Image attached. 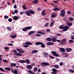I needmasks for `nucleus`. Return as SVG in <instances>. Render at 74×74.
Segmentation results:
<instances>
[{
	"instance_id": "nucleus-1",
	"label": "nucleus",
	"mask_w": 74,
	"mask_h": 74,
	"mask_svg": "<svg viewBox=\"0 0 74 74\" xmlns=\"http://www.w3.org/2000/svg\"><path fill=\"white\" fill-rule=\"evenodd\" d=\"M25 14L27 15V16H30V15L32 14L33 15L35 14V12L34 11L30 9H29L27 11L25 12Z\"/></svg>"
},
{
	"instance_id": "nucleus-2",
	"label": "nucleus",
	"mask_w": 74,
	"mask_h": 74,
	"mask_svg": "<svg viewBox=\"0 0 74 74\" xmlns=\"http://www.w3.org/2000/svg\"><path fill=\"white\" fill-rule=\"evenodd\" d=\"M24 45L23 46V47L24 48H27L29 47V45H32V42H26L25 43Z\"/></svg>"
},
{
	"instance_id": "nucleus-3",
	"label": "nucleus",
	"mask_w": 74,
	"mask_h": 74,
	"mask_svg": "<svg viewBox=\"0 0 74 74\" xmlns=\"http://www.w3.org/2000/svg\"><path fill=\"white\" fill-rule=\"evenodd\" d=\"M19 62L20 63H26L29 64V63H30V60H29L26 59L25 60V61L24 60H19Z\"/></svg>"
},
{
	"instance_id": "nucleus-4",
	"label": "nucleus",
	"mask_w": 74,
	"mask_h": 74,
	"mask_svg": "<svg viewBox=\"0 0 74 74\" xmlns=\"http://www.w3.org/2000/svg\"><path fill=\"white\" fill-rule=\"evenodd\" d=\"M32 29V26H28L25 27L23 29V32H27L28 30H30Z\"/></svg>"
},
{
	"instance_id": "nucleus-5",
	"label": "nucleus",
	"mask_w": 74,
	"mask_h": 74,
	"mask_svg": "<svg viewBox=\"0 0 74 74\" xmlns=\"http://www.w3.org/2000/svg\"><path fill=\"white\" fill-rule=\"evenodd\" d=\"M41 65L43 67H45L49 65V64L47 62H43L41 63Z\"/></svg>"
},
{
	"instance_id": "nucleus-6",
	"label": "nucleus",
	"mask_w": 74,
	"mask_h": 74,
	"mask_svg": "<svg viewBox=\"0 0 74 74\" xmlns=\"http://www.w3.org/2000/svg\"><path fill=\"white\" fill-rule=\"evenodd\" d=\"M52 53L53 54V55L55 57H59V55L56 52L54 51H51Z\"/></svg>"
},
{
	"instance_id": "nucleus-7",
	"label": "nucleus",
	"mask_w": 74,
	"mask_h": 74,
	"mask_svg": "<svg viewBox=\"0 0 74 74\" xmlns=\"http://www.w3.org/2000/svg\"><path fill=\"white\" fill-rule=\"evenodd\" d=\"M60 12H61V13L60 14L61 16H65V14H66V12L64 10H62L60 11Z\"/></svg>"
},
{
	"instance_id": "nucleus-8",
	"label": "nucleus",
	"mask_w": 74,
	"mask_h": 74,
	"mask_svg": "<svg viewBox=\"0 0 74 74\" xmlns=\"http://www.w3.org/2000/svg\"><path fill=\"white\" fill-rule=\"evenodd\" d=\"M69 27L68 26L66 25L64 27L62 30L63 32H66V31L69 29Z\"/></svg>"
},
{
	"instance_id": "nucleus-9",
	"label": "nucleus",
	"mask_w": 74,
	"mask_h": 74,
	"mask_svg": "<svg viewBox=\"0 0 74 74\" xmlns=\"http://www.w3.org/2000/svg\"><path fill=\"white\" fill-rule=\"evenodd\" d=\"M43 55L44 58H48V56L49 54L47 53L44 52L43 53Z\"/></svg>"
},
{
	"instance_id": "nucleus-10",
	"label": "nucleus",
	"mask_w": 74,
	"mask_h": 74,
	"mask_svg": "<svg viewBox=\"0 0 74 74\" xmlns=\"http://www.w3.org/2000/svg\"><path fill=\"white\" fill-rule=\"evenodd\" d=\"M57 70L56 69H55V68H53L52 69V71H53L52 72V74H56V72H57Z\"/></svg>"
},
{
	"instance_id": "nucleus-11",
	"label": "nucleus",
	"mask_w": 74,
	"mask_h": 74,
	"mask_svg": "<svg viewBox=\"0 0 74 74\" xmlns=\"http://www.w3.org/2000/svg\"><path fill=\"white\" fill-rule=\"evenodd\" d=\"M16 50L18 52H20V53H24V51L20 49H16Z\"/></svg>"
},
{
	"instance_id": "nucleus-12",
	"label": "nucleus",
	"mask_w": 74,
	"mask_h": 74,
	"mask_svg": "<svg viewBox=\"0 0 74 74\" xmlns=\"http://www.w3.org/2000/svg\"><path fill=\"white\" fill-rule=\"evenodd\" d=\"M54 43L51 42H49L47 43V45L49 46V45H54Z\"/></svg>"
},
{
	"instance_id": "nucleus-13",
	"label": "nucleus",
	"mask_w": 74,
	"mask_h": 74,
	"mask_svg": "<svg viewBox=\"0 0 74 74\" xmlns=\"http://www.w3.org/2000/svg\"><path fill=\"white\" fill-rule=\"evenodd\" d=\"M45 10H44L41 12V14L42 16H45L46 15V13H45Z\"/></svg>"
},
{
	"instance_id": "nucleus-14",
	"label": "nucleus",
	"mask_w": 74,
	"mask_h": 74,
	"mask_svg": "<svg viewBox=\"0 0 74 74\" xmlns=\"http://www.w3.org/2000/svg\"><path fill=\"white\" fill-rule=\"evenodd\" d=\"M35 31H30L28 33V34L29 36H31V35H32V34H34V33H35Z\"/></svg>"
},
{
	"instance_id": "nucleus-15",
	"label": "nucleus",
	"mask_w": 74,
	"mask_h": 74,
	"mask_svg": "<svg viewBox=\"0 0 74 74\" xmlns=\"http://www.w3.org/2000/svg\"><path fill=\"white\" fill-rule=\"evenodd\" d=\"M13 19V20H14V21H17V20L18 19V16H14Z\"/></svg>"
},
{
	"instance_id": "nucleus-16",
	"label": "nucleus",
	"mask_w": 74,
	"mask_h": 74,
	"mask_svg": "<svg viewBox=\"0 0 74 74\" xmlns=\"http://www.w3.org/2000/svg\"><path fill=\"white\" fill-rule=\"evenodd\" d=\"M56 14L55 13L54 14H51V17L52 18H55L56 17Z\"/></svg>"
},
{
	"instance_id": "nucleus-17",
	"label": "nucleus",
	"mask_w": 74,
	"mask_h": 74,
	"mask_svg": "<svg viewBox=\"0 0 74 74\" xmlns=\"http://www.w3.org/2000/svg\"><path fill=\"white\" fill-rule=\"evenodd\" d=\"M67 52H71L72 51V49L71 48H67L66 49Z\"/></svg>"
},
{
	"instance_id": "nucleus-18",
	"label": "nucleus",
	"mask_w": 74,
	"mask_h": 74,
	"mask_svg": "<svg viewBox=\"0 0 74 74\" xmlns=\"http://www.w3.org/2000/svg\"><path fill=\"white\" fill-rule=\"evenodd\" d=\"M60 50L61 52H65V49L64 48H61L60 49Z\"/></svg>"
},
{
	"instance_id": "nucleus-19",
	"label": "nucleus",
	"mask_w": 74,
	"mask_h": 74,
	"mask_svg": "<svg viewBox=\"0 0 74 74\" xmlns=\"http://www.w3.org/2000/svg\"><path fill=\"white\" fill-rule=\"evenodd\" d=\"M41 44H42V42H35L36 45H41Z\"/></svg>"
},
{
	"instance_id": "nucleus-20",
	"label": "nucleus",
	"mask_w": 74,
	"mask_h": 74,
	"mask_svg": "<svg viewBox=\"0 0 74 74\" xmlns=\"http://www.w3.org/2000/svg\"><path fill=\"white\" fill-rule=\"evenodd\" d=\"M14 55L16 56H22V54L19 53H18L15 54Z\"/></svg>"
},
{
	"instance_id": "nucleus-21",
	"label": "nucleus",
	"mask_w": 74,
	"mask_h": 74,
	"mask_svg": "<svg viewBox=\"0 0 74 74\" xmlns=\"http://www.w3.org/2000/svg\"><path fill=\"white\" fill-rule=\"evenodd\" d=\"M37 33H38V34H40L42 35H44V34H45V33L43 32H38V31L37 32Z\"/></svg>"
},
{
	"instance_id": "nucleus-22",
	"label": "nucleus",
	"mask_w": 74,
	"mask_h": 74,
	"mask_svg": "<svg viewBox=\"0 0 74 74\" xmlns=\"http://www.w3.org/2000/svg\"><path fill=\"white\" fill-rule=\"evenodd\" d=\"M27 68L28 69H32V67L31 65H28L27 66Z\"/></svg>"
},
{
	"instance_id": "nucleus-23",
	"label": "nucleus",
	"mask_w": 74,
	"mask_h": 74,
	"mask_svg": "<svg viewBox=\"0 0 74 74\" xmlns=\"http://www.w3.org/2000/svg\"><path fill=\"white\" fill-rule=\"evenodd\" d=\"M32 3L33 4H37L38 3V0H35L32 1Z\"/></svg>"
},
{
	"instance_id": "nucleus-24",
	"label": "nucleus",
	"mask_w": 74,
	"mask_h": 74,
	"mask_svg": "<svg viewBox=\"0 0 74 74\" xmlns=\"http://www.w3.org/2000/svg\"><path fill=\"white\" fill-rule=\"evenodd\" d=\"M66 42V39H64L62 40V41L61 42V44H63L64 42Z\"/></svg>"
},
{
	"instance_id": "nucleus-25",
	"label": "nucleus",
	"mask_w": 74,
	"mask_h": 74,
	"mask_svg": "<svg viewBox=\"0 0 74 74\" xmlns=\"http://www.w3.org/2000/svg\"><path fill=\"white\" fill-rule=\"evenodd\" d=\"M46 40L48 42H51V38H46Z\"/></svg>"
},
{
	"instance_id": "nucleus-26",
	"label": "nucleus",
	"mask_w": 74,
	"mask_h": 74,
	"mask_svg": "<svg viewBox=\"0 0 74 74\" xmlns=\"http://www.w3.org/2000/svg\"><path fill=\"white\" fill-rule=\"evenodd\" d=\"M5 70H7L8 71H11V68L10 67H7L5 68Z\"/></svg>"
},
{
	"instance_id": "nucleus-27",
	"label": "nucleus",
	"mask_w": 74,
	"mask_h": 74,
	"mask_svg": "<svg viewBox=\"0 0 74 74\" xmlns=\"http://www.w3.org/2000/svg\"><path fill=\"white\" fill-rule=\"evenodd\" d=\"M38 52V51L37 50H34L32 51V54H34L35 53H37Z\"/></svg>"
},
{
	"instance_id": "nucleus-28",
	"label": "nucleus",
	"mask_w": 74,
	"mask_h": 74,
	"mask_svg": "<svg viewBox=\"0 0 74 74\" xmlns=\"http://www.w3.org/2000/svg\"><path fill=\"white\" fill-rule=\"evenodd\" d=\"M66 25H67V26H72V23H66Z\"/></svg>"
},
{
	"instance_id": "nucleus-29",
	"label": "nucleus",
	"mask_w": 74,
	"mask_h": 74,
	"mask_svg": "<svg viewBox=\"0 0 74 74\" xmlns=\"http://www.w3.org/2000/svg\"><path fill=\"white\" fill-rule=\"evenodd\" d=\"M51 41L53 42H56V39L55 38H52Z\"/></svg>"
},
{
	"instance_id": "nucleus-30",
	"label": "nucleus",
	"mask_w": 74,
	"mask_h": 74,
	"mask_svg": "<svg viewBox=\"0 0 74 74\" xmlns=\"http://www.w3.org/2000/svg\"><path fill=\"white\" fill-rule=\"evenodd\" d=\"M40 45H41V47L42 48H45V45L42 42V44H41Z\"/></svg>"
},
{
	"instance_id": "nucleus-31",
	"label": "nucleus",
	"mask_w": 74,
	"mask_h": 74,
	"mask_svg": "<svg viewBox=\"0 0 74 74\" xmlns=\"http://www.w3.org/2000/svg\"><path fill=\"white\" fill-rule=\"evenodd\" d=\"M13 73L14 74H18V71L17 70V69H15L14 71H13Z\"/></svg>"
},
{
	"instance_id": "nucleus-32",
	"label": "nucleus",
	"mask_w": 74,
	"mask_h": 74,
	"mask_svg": "<svg viewBox=\"0 0 74 74\" xmlns=\"http://www.w3.org/2000/svg\"><path fill=\"white\" fill-rule=\"evenodd\" d=\"M59 28L60 29H63L64 28V25H60L59 27Z\"/></svg>"
},
{
	"instance_id": "nucleus-33",
	"label": "nucleus",
	"mask_w": 74,
	"mask_h": 74,
	"mask_svg": "<svg viewBox=\"0 0 74 74\" xmlns=\"http://www.w3.org/2000/svg\"><path fill=\"white\" fill-rule=\"evenodd\" d=\"M16 34H15L14 36L11 35V38H16Z\"/></svg>"
},
{
	"instance_id": "nucleus-34",
	"label": "nucleus",
	"mask_w": 74,
	"mask_h": 74,
	"mask_svg": "<svg viewBox=\"0 0 74 74\" xmlns=\"http://www.w3.org/2000/svg\"><path fill=\"white\" fill-rule=\"evenodd\" d=\"M59 10H60V9H59V8H53V10L54 11H59Z\"/></svg>"
},
{
	"instance_id": "nucleus-35",
	"label": "nucleus",
	"mask_w": 74,
	"mask_h": 74,
	"mask_svg": "<svg viewBox=\"0 0 74 74\" xmlns=\"http://www.w3.org/2000/svg\"><path fill=\"white\" fill-rule=\"evenodd\" d=\"M68 71L69 72L71 73H74V70L72 69H69Z\"/></svg>"
},
{
	"instance_id": "nucleus-36",
	"label": "nucleus",
	"mask_w": 74,
	"mask_h": 74,
	"mask_svg": "<svg viewBox=\"0 0 74 74\" xmlns=\"http://www.w3.org/2000/svg\"><path fill=\"white\" fill-rule=\"evenodd\" d=\"M23 8L24 10H26V9H27V8H26V6L25 5H23Z\"/></svg>"
},
{
	"instance_id": "nucleus-37",
	"label": "nucleus",
	"mask_w": 74,
	"mask_h": 74,
	"mask_svg": "<svg viewBox=\"0 0 74 74\" xmlns=\"http://www.w3.org/2000/svg\"><path fill=\"white\" fill-rule=\"evenodd\" d=\"M28 73H29L30 74H35L34 73H33V71L31 70H28Z\"/></svg>"
},
{
	"instance_id": "nucleus-38",
	"label": "nucleus",
	"mask_w": 74,
	"mask_h": 74,
	"mask_svg": "<svg viewBox=\"0 0 74 74\" xmlns=\"http://www.w3.org/2000/svg\"><path fill=\"white\" fill-rule=\"evenodd\" d=\"M54 22H55L54 21L51 22L50 23V26L51 27L52 26H53V24H54Z\"/></svg>"
},
{
	"instance_id": "nucleus-39",
	"label": "nucleus",
	"mask_w": 74,
	"mask_h": 74,
	"mask_svg": "<svg viewBox=\"0 0 74 74\" xmlns=\"http://www.w3.org/2000/svg\"><path fill=\"white\" fill-rule=\"evenodd\" d=\"M49 23H47L45 24L44 26H45V27H48V26L49 25Z\"/></svg>"
},
{
	"instance_id": "nucleus-40",
	"label": "nucleus",
	"mask_w": 74,
	"mask_h": 74,
	"mask_svg": "<svg viewBox=\"0 0 74 74\" xmlns=\"http://www.w3.org/2000/svg\"><path fill=\"white\" fill-rule=\"evenodd\" d=\"M37 71V67H35L34 69V72H36Z\"/></svg>"
},
{
	"instance_id": "nucleus-41",
	"label": "nucleus",
	"mask_w": 74,
	"mask_h": 74,
	"mask_svg": "<svg viewBox=\"0 0 74 74\" xmlns=\"http://www.w3.org/2000/svg\"><path fill=\"white\" fill-rule=\"evenodd\" d=\"M54 67L56 69H58V68H59V66L58 65H54Z\"/></svg>"
},
{
	"instance_id": "nucleus-42",
	"label": "nucleus",
	"mask_w": 74,
	"mask_h": 74,
	"mask_svg": "<svg viewBox=\"0 0 74 74\" xmlns=\"http://www.w3.org/2000/svg\"><path fill=\"white\" fill-rule=\"evenodd\" d=\"M7 30H8V31H11V27H7Z\"/></svg>"
},
{
	"instance_id": "nucleus-43",
	"label": "nucleus",
	"mask_w": 74,
	"mask_h": 74,
	"mask_svg": "<svg viewBox=\"0 0 74 74\" xmlns=\"http://www.w3.org/2000/svg\"><path fill=\"white\" fill-rule=\"evenodd\" d=\"M69 19L70 21H73L74 20V18L73 17H71L69 18Z\"/></svg>"
},
{
	"instance_id": "nucleus-44",
	"label": "nucleus",
	"mask_w": 74,
	"mask_h": 74,
	"mask_svg": "<svg viewBox=\"0 0 74 74\" xmlns=\"http://www.w3.org/2000/svg\"><path fill=\"white\" fill-rule=\"evenodd\" d=\"M4 18H5L6 19H8V18L9 17L7 15L4 16Z\"/></svg>"
},
{
	"instance_id": "nucleus-45",
	"label": "nucleus",
	"mask_w": 74,
	"mask_h": 74,
	"mask_svg": "<svg viewBox=\"0 0 74 74\" xmlns=\"http://www.w3.org/2000/svg\"><path fill=\"white\" fill-rule=\"evenodd\" d=\"M69 42L70 43H72V42H74V41L72 40H70L69 41Z\"/></svg>"
},
{
	"instance_id": "nucleus-46",
	"label": "nucleus",
	"mask_w": 74,
	"mask_h": 74,
	"mask_svg": "<svg viewBox=\"0 0 74 74\" xmlns=\"http://www.w3.org/2000/svg\"><path fill=\"white\" fill-rule=\"evenodd\" d=\"M1 56H2L1 55H0V63H1V61H2Z\"/></svg>"
},
{
	"instance_id": "nucleus-47",
	"label": "nucleus",
	"mask_w": 74,
	"mask_h": 74,
	"mask_svg": "<svg viewBox=\"0 0 74 74\" xmlns=\"http://www.w3.org/2000/svg\"><path fill=\"white\" fill-rule=\"evenodd\" d=\"M8 21L10 22H12V20L11 18H9L8 19Z\"/></svg>"
},
{
	"instance_id": "nucleus-48",
	"label": "nucleus",
	"mask_w": 74,
	"mask_h": 74,
	"mask_svg": "<svg viewBox=\"0 0 74 74\" xmlns=\"http://www.w3.org/2000/svg\"><path fill=\"white\" fill-rule=\"evenodd\" d=\"M3 62L4 63H6V62H8V60H3Z\"/></svg>"
},
{
	"instance_id": "nucleus-49",
	"label": "nucleus",
	"mask_w": 74,
	"mask_h": 74,
	"mask_svg": "<svg viewBox=\"0 0 74 74\" xmlns=\"http://www.w3.org/2000/svg\"><path fill=\"white\" fill-rule=\"evenodd\" d=\"M0 70L1 71H5V70L4 69H3V68H0Z\"/></svg>"
},
{
	"instance_id": "nucleus-50",
	"label": "nucleus",
	"mask_w": 74,
	"mask_h": 74,
	"mask_svg": "<svg viewBox=\"0 0 74 74\" xmlns=\"http://www.w3.org/2000/svg\"><path fill=\"white\" fill-rule=\"evenodd\" d=\"M8 45H9V46H12L13 44L12 43H9L7 44Z\"/></svg>"
},
{
	"instance_id": "nucleus-51",
	"label": "nucleus",
	"mask_w": 74,
	"mask_h": 74,
	"mask_svg": "<svg viewBox=\"0 0 74 74\" xmlns=\"http://www.w3.org/2000/svg\"><path fill=\"white\" fill-rule=\"evenodd\" d=\"M36 36L37 37H40V36H41V35L39 34H36Z\"/></svg>"
},
{
	"instance_id": "nucleus-52",
	"label": "nucleus",
	"mask_w": 74,
	"mask_h": 74,
	"mask_svg": "<svg viewBox=\"0 0 74 74\" xmlns=\"http://www.w3.org/2000/svg\"><path fill=\"white\" fill-rule=\"evenodd\" d=\"M14 12L16 14H17L18 12V11L17 10H15Z\"/></svg>"
},
{
	"instance_id": "nucleus-53",
	"label": "nucleus",
	"mask_w": 74,
	"mask_h": 74,
	"mask_svg": "<svg viewBox=\"0 0 74 74\" xmlns=\"http://www.w3.org/2000/svg\"><path fill=\"white\" fill-rule=\"evenodd\" d=\"M12 64L13 65V66H16V64L15 63H12Z\"/></svg>"
},
{
	"instance_id": "nucleus-54",
	"label": "nucleus",
	"mask_w": 74,
	"mask_h": 74,
	"mask_svg": "<svg viewBox=\"0 0 74 74\" xmlns=\"http://www.w3.org/2000/svg\"><path fill=\"white\" fill-rule=\"evenodd\" d=\"M4 49L5 50H7V49H9V48L8 47H5Z\"/></svg>"
},
{
	"instance_id": "nucleus-55",
	"label": "nucleus",
	"mask_w": 74,
	"mask_h": 74,
	"mask_svg": "<svg viewBox=\"0 0 74 74\" xmlns=\"http://www.w3.org/2000/svg\"><path fill=\"white\" fill-rule=\"evenodd\" d=\"M63 63L62 62H61L60 63V65L61 66H63Z\"/></svg>"
},
{
	"instance_id": "nucleus-56",
	"label": "nucleus",
	"mask_w": 74,
	"mask_h": 74,
	"mask_svg": "<svg viewBox=\"0 0 74 74\" xmlns=\"http://www.w3.org/2000/svg\"><path fill=\"white\" fill-rule=\"evenodd\" d=\"M50 29H47L46 32H50Z\"/></svg>"
},
{
	"instance_id": "nucleus-57",
	"label": "nucleus",
	"mask_w": 74,
	"mask_h": 74,
	"mask_svg": "<svg viewBox=\"0 0 74 74\" xmlns=\"http://www.w3.org/2000/svg\"><path fill=\"white\" fill-rule=\"evenodd\" d=\"M71 38L72 40H74V36H73L71 37Z\"/></svg>"
},
{
	"instance_id": "nucleus-58",
	"label": "nucleus",
	"mask_w": 74,
	"mask_h": 74,
	"mask_svg": "<svg viewBox=\"0 0 74 74\" xmlns=\"http://www.w3.org/2000/svg\"><path fill=\"white\" fill-rule=\"evenodd\" d=\"M31 66L32 67V66H35V63H33L32 64H31Z\"/></svg>"
},
{
	"instance_id": "nucleus-59",
	"label": "nucleus",
	"mask_w": 74,
	"mask_h": 74,
	"mask_svg": "<svg viewBox=\"0 0 74 74\" xmlns=\"http://www.w3.org/2000/svg\"><path fill=\"white\" fill-rule=\"evenodd\" d=\"M38 73H40V72L41 71V69H40V68L38 69Z\"/></svg>"
},
{
	"instance_id": "nucleus-60",
	"label": "nucleus",
	"mask_w": 74,
	"mask_h": 74,
	"mask_svg": "<svg viewBox=\"0 0 74 74\" xmlns=\"http://www.w3.org/2000/svg\"><path fill=\"white\" fill-rule=\"evenodd\" d=\"M38 11H41V9L40 8H38Z\"/></svg>"
},
{
	"instance_id": "nucleus-61",
	"label": "nucleus",
	"mask_w": 74,
	"mask_h": 74,
	"mask_svg": "<svg viewBox=\"0 0 74 74\" xmlns=\"http://www.w3.org/2000/svg\"><path fill=\"white\" fill-rule=\"evenodd\" d=\"M50 58H51V59H54V57H53V56H50Z\"/></svg>"
},
{
	"instance_id": "nucleus-62",
	"label": "nucleus",
	"mask_w": 74,
	"mask_h": 74,
	"mask_svg": "<svg viewBox=\"0 0 74 74\" xmlns=\"http://www.w3.org/2000/svg\"><path fill=\"white\" fill-rule=\"evenodd\" d=\"M71 12L70 11H68V14H71Z\"/></svg>"
},
{
	"instance_id": "nucleus-63",
	"label": "nucleus",
	"mask_w": 74,
	"mask_h": 74,
	"mask_svg": "<svg viewBox=\"0 0 74 74\" xmlns=\"http://www.w3.org/2000/svg\"><path fill=\"white\" fill-rule=\"evenodd\" d=\"M14 8H16V4H15L14 5Z\"/></svg>"
},
{
	"instance_id": "nucleus-64",
	"label": "nucleus",
	"mask_w": 74,
	"mask_h": 74,
	"mask_svg": "<svg viewBox=\"0 0 74 74\" xmlns=\"http://www.w3.org/2000/svg\"><path fill=\"white\" fill-rule=\"evenodd\" d=\"M53 3H56V4H58V2L56 1H53Z\"/></svg>"
}]
</instances>
